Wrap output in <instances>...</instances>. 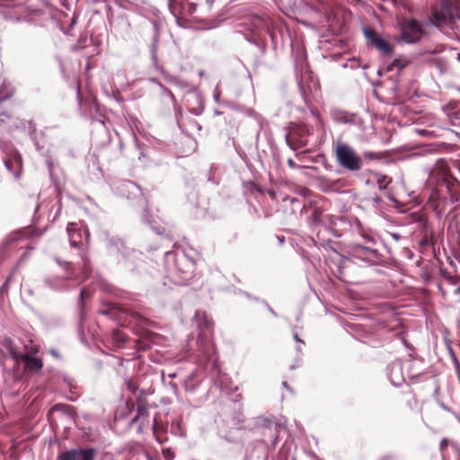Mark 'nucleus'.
I'll list each match as a JSON object with an SVG mask.
<instances>
[{
    "mask_svg": "<svg viewBox=\"0 0 460 460\" xmlns=\"http://www.w3.org/2000/svg\"><path fill=\"white\" fill-rule=\"evenodd\" d=\"M337 163L344 169L358 172L363 167V160L356 150L347 143L338 141L333 146Z\"/></svg>",
    "mask_w": 460,
    "mask_h": 460,
    "instance_id": "f257e3e1",
    "label": "nucleus"
},
{
    "mask_svg": "<svg viewBox=\"0 0 460 460\" xmlns=\"http://www.w3.org/2000/svg\"><path fill=\"white\" fill-rule=\"evenodd\" d=\"M456 20H460V0H447L438 9L434 10L430 18L437 27L451 26Z\"/></svg>",
    "mask_w": 460,
    "mask_h": 460,
    "instance_id": "f03ea898",
    "label": "nucleus"
},
{
    "mask_svg": "<svg viewBox=\"0 0 460 460\" xmlns=\"http://www.w3.org/2000/svg\"><path fill=\"white\" fill-rule=\"evenodd\" d=\"M428 173L429 177L426 182L431 188L445 187L449 190L455 181L449 173L447 162L444 160H438L437 163L429 169Z\"/></svg>",
    "mask_w": 460,
    "mask_h": 460,
    "instance_id": "7ed1b4c3",
    "label": "nucleus"
},
{
    "mask_svg": "<svg viewBox=\"0 0 460 460\" xmlns=\"http://www.w3.org/2000/svg\"><path fill=\"white\" fill-rule=\"evenodd\" d=\"M309 134L310 132L306 126L298 125L292 128L290 131L286 134L285 138L287 144L292 149H296L307 146Z\"/></svg>",
    "mask_w": 460,
    "mask_h": 460,
    "instance_id": "20e7f679",
    "label": "nucleus"
},
{
    "mask_svg": "<svg viewBox=\"0 0 460 460\" xmlns=\"http://www.w3.org/2000/svg\"><path fill=\"white\" fill-rule=\"evenodd\" d=\"M422 30L415 20H405L401 27V39L406 43H414L420 39Z\"/></svg>",
    "mask_w": 460,
    "mask_h": 460,
    "instance_id": "39448f33",
    "label": "nucleus"
},
{
    "mask_svg": "<svg viewBox=\"0 0 460 460\" xmlns=\"http://www.w3.org/2000/svg\"><path fill=\"white\" fill-rule=\"evenodd\" d=\"M349 253L354 260H359L367 264H375L379 261V253L376 249L360 244L353 245Z\"/></svg>",
    "mask_w": 460,
    "mask_h": 460,
    "instance_id": "423d86ee",
    "label": "nucleus"
},
{
    "mask_svg": "<svg viewBox=\"0 0 460 460\" xmlns=\"http://www.w3.org/2000/svg\"><path fill=\"white\" fill-rule=\"evenodd\" d=\"M364 35L367 40V43L375 47L383 55H391L393 48L391 45L378 35L375 31L369 28L363 29Z\"/></svg>",
    "mask_w": 460,
    "mask_h": 460,
    "instance_id": "0eeeda50",
    "label": "nucleus"
},
{
    "mask_svg": "<svg viewBox=\"0 0 460 460\" xmlns=\"http://www.w3.org/2000/svg\"><path fill=\"white\" fill-rule=\"evenodd\" d=\"M95 450L93 448H78L66 450L58 456V460H94Z\"/></svg>",
    "mask_w": 460,
    "mask_h": 460,
    "instance_id": "6e6552de",
    "label": "nucleus"
},
{
    "mask_svg": "<svg viewBox=\"0 0 460 460\" xmlns=\"http://www.w3.org/2000/svg\"><path fill=\"white\" fill-rule=\"evenodd\" d=\"M66 232L71 247L80 248L83 243V232L85 235L86 243L89 242L90 234L86 230H83L75 223H69L66 227Z\"/></svg>",
    "mask_w": 460,
    "mask_h": 460,
    "instance_id": "1a4fd4ad",
    "label": "nucleus"
},
{
    "mask_svg": "<svg viewBox=\"0 0 460 460\" xmlns=\"http://www.w3.org/2000/svg\"><path fill=\"white\" fill-rule=\"evenodd\" d=\"M148 417H149L148 407L145 402H142L137 404V414L132 419L131 423L137 422L139 424L137 430H138V432H142L144 428H146L149 424Z\"/></svg>",
    "mask_w": 460,
    "mask_h": 460,
    "instance_id": "9d476101",
    "label": "nucleus"
},
{
    "mask_svg": "<svg viewBox=\"0 0 460 460\" xmlns=\"http://www.w3.org/2000/svg\"><path fill=\"white\" fill-rule=\"evenodd\" d=\"M6 169L12 172L14 178L18 179L21 175L22 161L19 153L15 152L12 156L4 161Z\"/></svg>",
    "mask_w": 460,
    "mask_h": 460,
    "instance_id": "9b49d317",
    "label": "nucleus"
},
{
    "mask_svg": "<svg viewBox=\"0 0 460 460\" xmlns=\"http://www.w3.org/2000/svg\"><path fill=\"white\" fill-rule=\"evenodd\" d=\"M20 358L25 363V367L32 371H38L42 367V361L38 358H33L28 354H21Z\"/></svg>",
    "mask_w": 460,
    "mask_h": 460,
    "instance_id": "f8f14e48",
    "label": "nucleus"
},
{
    "mask_svg": "<svg viewBox=\"0 0 460 460\" xmlns=\"http://www.w3.org/2000/svg\"><path fill=\"white\" fill-rule=\"evenodd\" d=\"M197 342L199 352L203 356L204 359H210L215 352L214 347L211 344L205 342L202 336L198 338Z\"/></svg>",
    "mask_w": 460,
    "mask_h": 460,
    "instance_id": "ddd939ff",
    "label": "nucleus"
},
{
    "mask_svg": "<svg viewBox=\"0 0 460 460\" xmlns=\"http://www.w3.org/2000/svg\"><path fill=\"white\" fill-rule=\"evenodd\" d=\"M409 61L406 58H395L388 66L387 71L396 70L400 72L402 69L407 66Z\"/></svg>",
    "mask_w": 460,
    "mask_h": 460,
    "instance_id": "4468645a",
    "label": "nucleus"
},
{
    "mask_svg": "<svg viewBox=\"0 0 460 460\" xmlns=\"http://www.w3.org/2000/svg\"><path fill=\"white\" fill-rule=\"evenodd\" d=\"M376 179L379 190H385L391 182V179L384 174H376Z\"/></svg>",
    "mask_w": 460,
    "mask_h": 460,
    "instance_id": "2eb2a0df",
    "label": "nucleus"
},
{
    "mask_svg": "<svg viewBox=\"0 0 460 460\" xmlns=\"http://www.w3.org/2000/svg\"><path fill=\"white\" fill-rule=\"evenodd\" d=\"M3 89H4V93L0 96V102L9 99L11 96H13V94L14 93V89L11 85L4 84L3 86Z\"/></svg>",
    "mask_w": 460,
    "mask_h": 460,
    "instance_id": "dca6fc26",
    "label": "nucleus"
},
{
    "mask_svg": "<svg viewBox=\"0 0 460 460\" xmlns=\"http://www.w3.org/2000/svg\"><path fill=\"white\" fill-rule=\"evenodd\" d=\"M26 352L24 354H28L29 356L32 357V355L39 352L40 348L38 345L32 343V341H30V344L25 345Z\"/></svg>",
    "mask_w": 460,
    "mask_h": 460,
    "instance_id": "f3484780",
    "label": "nucleus"
},
{
    "mask_svg": "<svg viewBox=\"0 0 460 460\" xmlns=\"http://www.w3.org/2000/svg\"><path fill=\"white\" fill-rule=\"evenodd\" d=\"M192 95L197 99V101L199 102V106L198 108L190 109V111L192 114L198 116V115L201 114V112L203 111L202 102H201L200 98L197 94H192Z\"/></svg>",
    "mask_w": 460,
    "mask_h": 460,
    "instance_id": "a211bd4d",
    "label": "nucleus"
},
{
    "mask_svg": "<svg viewBox=\"0 0 460 460\" xmlns=\"http://www.w3.org/2000/svg\"><path fill=\"white\" fill-rule=\"evenodd\" d=\"M81 259L83 261L84 264V279L87 278V272H88V260L86 258V255L84 252H80Z\"/></svg>",
    "mask_w": 460,
    "mask_h": 460,
    "instance_id": "6ab92c4d",
    "label": "nucleus"
},
{
    "mask_svg": "<svg viewBox=\"0 0 460 460\" xmlns=\"http://www.w3.org/2000/svg\"><path fill=\"white\" fill-rule=\"evenodd\" d=\"M163 454L165 460H172L173 458V454L169 448L164 449Z\"/></svg>",
    "mask_w": 460,
    "mask_h": 460,
    "instance_id": "aec40b11",
    "label": "nucleus"
},
{
    "mask_svg": "<svg viewBox=\"0 0 460 460\" xmlns=\"http://www.w3.org/2000/svg\"><path fill=\"white\" fill-rule=\"evenodd\" d=\"M45 283L52 289H59L61 286L56 284L54 281L50 279H46Z\"/></svg>",
    "mask_w": 460,
    "mask_h": 460,
    "instance_id": "412c9836",
    "label": "nucleus"
},
{
    "mask_svg": "<svg viewBox=\"0 0 460 460\" xmlns=\"http://www.w3.org/2000/svg\"><path fill=\"white\" fill-rule=\"evenodd\" d=\"M213 97H214V99H215V101H216L217 102H219L220 91H219V89H218V86H217V87L215 88V90H214V92H213Z\"/></svg>",
    "mask_w": 460,
    "mask_h": 460,
    "instance_id": "4be33fe9",
    "label": "nucleus"
},
{
    "mask_svg": "<svg viewBox=\"0 0 460 460\" xmlns=\"http://www.w3.org/2000/svg\"><path fill=\"white\" fill-rule=\"evenodd\" d=\"M56 261H57V263H58L59 265L64 266V268H65L66 270H68V269L70 268V262H68V261H60L59 259H58V258L56 259Z\"/></svg>",
    "mask_w": 460,
    "mask_h": 460,
    "instance_id": "5701e85b",
    "label": "nucleus"
},
{
    "mask_svg": "<svg viewBox=\"0 0 460 460\" xmlns=\"http://www.w3.org/2000/svg\"><path fill=\"white\" fill-rule=\"evenodd\" d=\"M391 236H392V238H393L394 240H395V241H399V240H400V238H401L400 234H396V233H393V234H391Z\"/></svg>",
    "mask_w": 460,
    "mask_h": 460,
    "instance_id": "b1692460",
    "label": "nucleus"
},
{
    "mask_svg": "<svg viewBox=\"0 0 460 460\" xmlns=\"http://www.w3.org/2000/svg\"><path fill=\"white\" fill-rule=\"evenodd\" d=\"M288 164L289 167L294 168L296 166L295 162L292 159L288 160Z\"/></svg>",
    "mask_w": 460,
    "mask_h": 460,
    "instance_id": "393cba45",
    "label": "nucleus"
},
{
    "mask_svg": "<svg viewBox=\"0 0 460 460\" xmlns=\"http://www.w3.org/2000/svg\"><path fill=\"white\" fill-rule=\"evenodd\" d=\"M203 324L206 329H210V323L207 319H204Z\"/></svg>",
    "mask_w": 460,
    "mask_h": 460,
    "instance_id": "a878e982",
    "label": "nucleus"
},
{
    "mask_svg": "<svg viewBox=\"0 0 460 460\" xmlns=\"http://www.w3.org/2000/svg\"><path fill=\"white\" fill-rule=\"evenodd\" d=\"M144 220L148 223V224H151V221L148 219V211H146V214L144 216Z\"/></svg>",
    "mask_w": 460,
    "mask_h": 460,
    "instance_id": "bb28decb",
    "label": "nucleus"
},
{
    "mask_svg": "<svg viewBox=\"0 0 460 460\" xmlns=\"http://www.w3.org/2000/svg\"><path fill=\"white\" fill-rule=\"evenodd\" d=\"M294 339L297 342L304 343V341L298 338L296 333H294Z\"/></svg>",
    "mask_w": 460,
    "mask_h": 460,
    "instance_id": "cd10ccee",
    "label": "nucleus"
},
{
    "mask_svg": "<svg viewBox=\"0 0 460 460\" xmlns=\"http://www.w3.org/2000/svg\"><path fill=\"white\" fill-rule=\"evenodd\" d=\"M447 445V439H442L441 442H440V447H444Z\"/></svg>",
    "mask_w": 460,
    "mask_h": 460,
    "instance_id": "c85d7f7f",
    "label": "nucleus"
},
{
    "mask_svg": "<svg viewBox=\"0 0 460 460\" xmlns=\"http://www.w3.org/2000/svg\"><path fill=\"white\" fill-rule=\"evenodd\" d=\"M73 279V274H72V273L67 274V275L64 278V279H65V280H68V279Z\"/></svg>",
    "mask_w": 460,
    "mask_h": 460,
    "instance_id": "c756f323",
    "label": "nucleus"
},
{
    "mask_svg": "<svg viewBox=\"0 0 460 460\" xmlns=\"http://www.w3.org/2000/svg\"><path fill=\"white\" fill-rule=\"evenodd\" d=\"M200 316L205 317V314H201L200 313H196V314H195L196 319H199Z\"/></svg>",
    "mask_w": 460,
    "mask_h": 460,
    "instance_id": "7c9ffc66",
    "label": "nucleus"
},
{
    "mask_svg": "<svg viewBox=\"0 0 460 460\" xmlns=\"http://www.w3.org/2000/svg\"><path fill=\"white\" fill-rule=\"evenodd\" d=\"M128 389H129L132 393H134V391H135V387H134L133 385H131L130 384H128Z\"/></svg>",
    "mask_w": 460,
    "mask_h": 460,
    "instance_id": "2f4dec72",
    "label": "nucleus"
},
{
    "mask_svg": "<svg viewBox=\"0 0 460 460\" xmlns=\"http://www.w3.org/2000/svg\"><path fill=\"white\" fill-rule=\"evenodd\" d=\"M152 429L154 430V433L155 434V429H156V422H155V420H154V423L152 425Z\"/></svg>",
    "mask_w": 460,
    "mask_h": 460,
    "instance_id": "473e14b6",
    "label": "nucleus"
},
{
    "mask_svg": "<svg viewBox=\"0 0 460 460\" xmlns=\"http://www.w3.org/2000/svg\"><path fill=\"white\" fill-rule=\"evenodd\" d=\"M282 385H283L284 387H286V388L289 389V387H288V384H287V382H286V381H284V382L282 383Z\"/></svg>",
    "mask_w": 460,
    "mask_h": 460,
    "instance_id": "72a5a7b5",
    "label": "nucleus"
},
{
    "mask_svg": "<svg viewBox=\"0 0 460 460\" xmlns=\"http://www.w3.org/2000/svg\"><path fill=\"white\" fill-rule=\"evenodd\" d=\"M156 439H157V441H158L159 443H163V441H164V439H162V438H158V437L156 438Z\"/></svg>",
    "mask_w": 460,
    "mask_h": 460,
    "instance_id": "f704fd0d",
    "label": "nucleus"
},
{
    "mask_svg": "<svg viewBox=\"0 0 460 460\" xmlns=\"http://www.w3.org/2000/svg\"><path fill=\"white\" fill-rule=\"evenodd\" d=\"M83 295H84V291L82 290V291L80 292V299H81V300L83 299Z\"/></svg>",
    "mask_w": 460,
    "mask_h": 460,
    "instance_id": "c9c22d12",
    "label": "nucleus"
},
{
    "mask_svg": "<svg viewBox=\"0 0 460 460\" xmlns=\"http://www.w3.org/2000/svg\"><path fill=\"white\" fill-rule=\"evenodd\" d=\"M269 310L270 311V313H272L274 315H276L275 312L270 307H269Z\"/></svg>",
    "mask_w": 460,
    "mask_h": 460,
    "instance_id": "e433bc0d",
    "label": "nucleus"
},
{
    "mask_svg": "<svg viewBox=\"0 0 460 460\" xmlns=\"http://www.w3.org/2000/svg\"><path fill=\"white\" fill-rule=\"evenodd\" d=\"M51 353H52V355H54V356H58V354H57V353H56V351H54V350H52V351H51Z\"/></svg>",
    "mask_w": 460,
    "mask_h": 460,
    "instance_id": "4c0bfd02",
    "label": "nucleus"
},
{
    "mask_svg": "<svg viewBox=\"0 0 460 460\" xmlns=\"http://www.w3.org/2000/svg\"><path fill=\"white\" fill-rule=\"evenodd\" d=\"M341 121H343L344 123H347V120L345 119H340Z\"/></svg>",
    "mask_w": 460,
    "mask_h": 460,
    "instance_id": "58836bf2",
    "label": "nucleus"
},
{
    "mask_svg": "<svg viewBox=\"0 0 460 460\" xmlns=\"http://www.w3.org/2000/svg\"><path fill=\"white\" fill-rule=\"evenodd\" d=\"M199 75L200 76H202V75H203V71H199Z\"/></svg>",
    "mask_w": 460,
    "mask_h": 460,
    "instance_id": "ea45409f",
    "label": "nucleus"
},
{
    "mask_svg": "<svg viewBox=\"0 0 460 460\" xmlns=\"http://www.w3.org/2000/svg\"><path fill=\"white\" fill-rule=\"evenodd\" d=\"M279 242L283 243V239L279 237Z\"/></svg>",
    "mask_w": 460,
    "mask_h": 460,
    "instance_id": "a19ab883",
    "label": "nucleus"
},
{
    "mask_svg": "<svg viewBox=\"0 0 460 460\" xmlns=\"http://www.w3.org/2000/svg\"><path fill=\"white\" fill-rule=\"evenodd\" d=\"M0 92L2 93V92H3V89H0Z\"/></svg>",
    "mask_w": 460,
    "mask_h": 460,
    "instance_id": "79ce46f5",
    "label": "nucleus"
}]
</instances>
